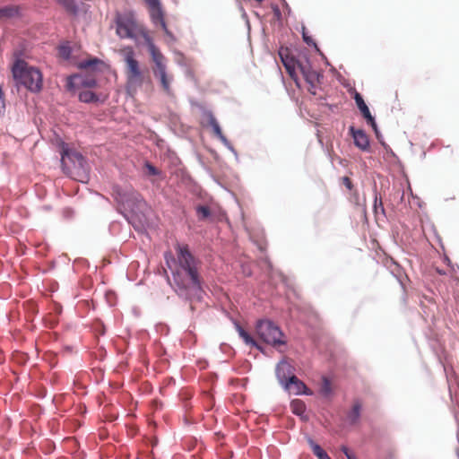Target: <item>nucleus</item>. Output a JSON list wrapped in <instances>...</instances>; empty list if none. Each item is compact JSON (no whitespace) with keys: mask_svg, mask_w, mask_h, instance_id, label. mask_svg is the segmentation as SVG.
Listing matches in <instances>:
<instances>
[{"mask_svg":"<svg viewBox=\"0 0 459 459\" xmlns=\"http://www.w3.org/2000/svg\"><path fill=\"white\" fill-rule=\"evenodd\" d=\"M176 252L178 267L173 274L175 283L180 290L187 291L186 295H197L202 290L201 261L194 256L187 245L178 244Z\"/></svg>","mask_w":459,"mask_h":459,"instance_id":"obj_1","label":"nucleus"},{"mask_svg":"<svg viewBox=\"0 0 459 459\" xmlns=\"http://www.w3.org/2000/svg\"><path fill=\"white\" fill-rule=\"evenodd\" d=\"M12 74L16 86H22L33 93H38L42 90L43 75L41 71L25 60H15L12 66Z\"/></svg>","mask_w":459,"mask_h":459,"instance_id":"obj_2","label":"nucleus"},{"mask_svg":"<svg viewBox=\"0 0 459 459\" xmlns=\"http://www.w3.org/2000/svg\"><path fill=\"white\" fill-rule=\"evenodd\" d=\"M61 163L64 172L71 178L86 183L89 180V166L83 156L67 146H63Z\"/></svg>","mask_w":459,"mask_h":459,"instance_id":"obj_3","label":"nucleus"},{"mask_svg":"<svg viewBox=\"0 0 459 459\" xmlns=\"http://www.w3.org/2000/svg\"><path fill=\"white\" fill-rule=\"evenodd\" d=\"M116 34L120 39L137 40L139 37L144 40L150 36L147 29L140 23L134 12L117 13L115 15Z\"/></svg>","mask_w":459,"mask_h":459,"instance_id":"obj_4","label":"nucleus"},{"mask_svg":"<svg viewBox=\"0 0 459 459\" xmlns=\"http://www.w3.org/2000/svg\"><path fill=\"white\" fill-rule=\"evenodd\" d=\"M126 64L125 74L126 79V91L134 96L143 86L144 82V72L141 69L138 60L132 47H126L121 49Z\"/></svg>","mask_w":459,"mask_h":459,"instance_id":"obj_5","label":"nucleus"},{"mask_svg":"<svg viewBox=\"0 0 459 459\" xmlns=\"http://www.w3.org/2000/svg\"><path fill=\"white\" fill-rule=\"evenodd\" d=\"M256 335L264 342L277 346L284 344L283 333L281 329L270 320H260L255 327Z\"/></svg>","mask_w":459,"mask_h":459,"instance_id":"obj_6","label":"nucleus"},{"mask_svg":"<svg viewBox=\"0 0 459 459\" xmlns=\"http://www.w3.org/2000/svg\"><path fill=\"white\" fill-rule=\"evenodd\" d=\"M298 69L306 82L308 84V91L311 94L316 95V89L320 85L323 75L314 70L307 60H305V63H299Z\"/></svg>","mask_w":459,"mask_h":459,"instance_id":"obj_7","label":"nucleus"},{"mask_svg":"<svg viewBox=\"0 0 459 459\" xmlns=\"http://www.w3.org/2000/svg\"><path fill=\"white\" fill-rule=\"evenodd\" d=\"M147 5L150 18L154 25H160L163 31L170 36L171 33L169 30L165 22V13L162 9L160 0H143Z\"/></svg>","mask_w":459,"mask_h":459,"instance_id":"obj_8","label":"nucleus"},{"mask_svg":"<svg viewBox=\"0 0 459 459\" xmlns=\"http://www.w3.org/2000/svg\"><path fill=\"white\" fill-rule=\"evenodd\" d=\"M280 56H281L282 64H283L287 73L289 74L290 78L295 82L296 85L298 87H299V78H298V74H297V70L299 71L298 64L305 63V61L296 60L294 57L289 56L288 55L284 56L282 51L280 52Z\"/></svg>","mask_w":459,"mask_h":459,"instance_id":"obj_9","label":"nucleus"},{"mask_svg":"<svg viewBox=\"0 0 459 459\" xmlns=\"http://www.w3.org/2000/svg\"><path fill=\"white\" fill-rule=\"evenodd\" d=\"M294 376V368L287 360H281L277 365L276 377L281 385H284L291 377Z\"/></svg>","mask_w":459,"mask_h":459,"instance_id":"obj_10","label":"nucleus"},{"mask_svg":"<svg viewBox=\"0 0 459 459\" xmlns=\"http://www.w3.org/2000/svg\"><path fill=\"white\" fill-rule=\"evenodd\" d=\"M68 85L70 87L93 88L97 85L95 78L91 75H74L69 78Z\"/></svg>","mask_w":459,"mask_h":459,"instance_id":"obj_11","label":"nucleus"},{"mask_svg":"<svg viewBox=\"0 0 459 459\" xmlns=\"http://www.w3.org/2000/svg\"><path fill=\"white\" fill-rule=\"evenodd\" d=\"M286 390L294 394H309L306 385L296 376L291 377L284 385Z\"/></svg>","mask_w":459,"mask_h":459,"instance_id":"obj_12","label":"nucleus"},{"mask_svg":"<svg viewBox=\"0 0 459 459\" xmlns=\"http://www.w3.org/2000/svg\"><path fill=\"white\" fill-rule=\"evenodd\" d=\"M350 130L354 139L355 145L363 151L367 150L369 147V141L365 132L360 129L355 130L353 127H351Z\"/></svg>","mask_w":459,"mask_h":459,"instance_id":"obj_13","label":"nucleus"},{"mask_svg":"<svg viewBox=\"0 0 459 459\" xmlns=\"http://www.w3.org/2000/svg\"><path fill=\"white\" fill-rule=\"evenodd\" d=\"M148 46L149 52L152 56V59L155 65L160 63H165V56L160 53L159 48L154 45L152 39L149 36L145 40Z\"/></svg>","mask_w":459,"mask_h":459,"instance_id":"obj_14","label":"nucleus"},{"mask_svg":"<svg viewBox=\"0 0 459 459\" xmlns=\"http://www.w3.org/2000/svg\"><path fill=\"white\" fill-rule=\"evenodd\" d=\"M148 46L149 52L152 56V59L155 65L160 63H165V56L160 53L159 48L154 45L152 39L149 36L145 40Z\"/></svg>","mask_w":459,"mask_h":459,"instance_id":"obj_15","label":"nucleus"},{"mask_svg":"<svg viewBox=\"0 0 459 459\" xmlns=\"http://www.w3.org/2000/svg\"><path fill=\"white\" fill-rule=\"evenodd\" d=\"M362 409V403L359 400H355L351 410L349 411L347 418L351 425H355L359 422L360 418V411Z\"/></svg>","mask_w":459,"mask_h":459,"instance_id":"obj_16","label":"nucleus"},{"mask_svg":"<svg viewBox=\"0 0 459 459\" xmlns=\"http://www.w3.org/2000/svg\"><path fill=\"white\" fill-rule=\"evenodd\" d=\"M20 15V8L16 5L0 7V20L10 19Z\"/></svg>","mask_w":459,"mask_h":459,"instance_id":"obj_17","label":"nucleus"},{"mask_svg":"<svg viewBox=\"0 0 459 459\" xmlns=\"http://www.w3.org/2000/svg\"><path fill=\"white\" fill-rule=\"evenodd\" d=\"M307 442L313 454L318 459H331L327 453L318 444L315 443L313 439L308 438Z\"/></svg>","mask_w":459,"mask_h":459,"instance_id":"obj_18","label":"nucleus"},{"mask_svg":"<svg viewBox=\"0 0 459 459\" xmlns=\"http://www.w3.org/2000/svg\"><path fill=\"white\" fill-rule=\"evenodd\" d=\"M290 409L294 414L301 416L306 411V405L303 401L295 399L290 403Z\"/></svg>","mask_w":459,"mask_h":459,"instance_id":"obj_19","label":"nucleus"},{"mask_svg":"<svg viewBox=\"0 0 459 459\" xmlns=\"http://www.w3.org/2000/svg\"><path fill=\"white\" fill-rule=\"evenodd\" d=\"M237 329H238L239 336L243 339V341L245 342L246 344L250 345V346L258 347L255 339L247 331H245L240 325H237Z\"/></svg>","mask_w":459,"mask_h":459,"instance_id":"obj_20","label":"nucleus"},{"mask_svg":"<svg viewBox=\"0 0 459 459\" xmlns=\"http://www.w3.org/2000/svg\"><path fill=\"white\" fill-rule=\"evenodd\" d=\"M79 100L82 102L89 103L98 100V97L90 90L82 91L79 93Z\"/></svg>","mask_w":459,"mask_h":459,"instance_id":"obj_21","label":"nucleus"},{"mask_svg":"<svg viewBox=\"0 0 459 459\" xmlns=\"http://www.w3.org/2000/svg\"><path fill=\"white\" fill-rule=\"evenodd\" d=\"M58 3L70 13H77V5L74 0H58Z\"/></svg>","mask_w":459,"mask_h":459,"instance_id":"obj_22","label":"nucleus"},{"mask_svg":"<svg viewBox=\"0 0 459 459\" xmlns=\"http://www.w3.org/2000/svg\"><path fill=\"white\" fill-rule=\"evenodd\" d=\"M160 78V84H161V87L163 89V91L168 93V94H170V82L172 80V77H169L168 75V74H165L163 75H160V76H158Z\"/></svg>","mask_w":459,"mask_h":459,"instance_id":"obj_23","label":"nucleus"},{"mask_svg":"<svg viewBox=\"0 0 459 459\" xmlns=\"http://www.w3.org/2000/svg\"><path fill=\"white\" fill-rule=\"evenodd\" d=\"M320 391H321V393L325 396H328L329 394H332V384H331V381L327 377H324L322 378V384H321Z\"/></svg>","mask_w":459,"mask_h":459,"instance_id":"obj_24","label":"nucleus"},{"mask_svg":"<svg viewBox=\"0 0 459 459\" xmlns=\"http://www.w3.org/2000/svg\"><path fill=\"white\" fill-rule=\"evenodd\" d=\"M354 100H355L357 107L359 109V111L361 112V114L369 110V108L366 105L362 96L359 93H358V92L355 93Z\"/></svg>","mask_w":459,"mask_h":459,"instance_id":"obj_25","label":"nucleus"},{"mask_svg":"<svg viewBox=\"0 0 459 459\" xmlns=\"http://www.w3.org/2000/svg\"><path fill=\"white\" fill-rule=\"evenodd\" d=\"M197 216L200 220H205L211 215V210L208 206L200 205L196 208Z\"/></svg>","mask_w":459,"mask_h":459,"instance_id":"obj_26","label":"nucleus"},{"mask_svg":"<svg viewBox=\"0 0 459 459\" xmlns=\"http://www.w3.org/2000/svg\"><path fill=\"white\" fill-rule=\"evenodd\" d=\"M101 62L98 58H92L86 61H83L80 64V67L83 69H94L95 66Z\"/></svg>","mask_w":459,"mask_h":459,"instance_id":"obj_27","label":"nucleus"},{"mask_svg":"<svg viewBox=\"0 0 459 459\" xmlns=\"http://www.w3.org/2000/svg\"><path fill=\"white\" fill-rule=\"evenodd\" d=\"M362 116L364 117V118L367 120L368 124H369L372 128L374 129L376 134H377V137L378 138V130H377V124L375 122V119L374 117H372L370 111H367L365 113L362 114Z\"/></svg>","mask_w":459,"mask_h":459,"instance_id":"obj_28","label":"nucleus"},{"mask_svg":"<svg viewBox=\"0 0 459 459\" xmlns=\"http://www.w3.org/2000/svg\"><path fill=\"white\" fill-rule=\"evenodd\" d=\"M153 74L155 76H160L167 74V66L165 63H160L155 65V68L153 69Z\"/></svg>","mask_w":459,"mask_h":459,"instance_id":"obj_29","label":"nucleus"},{"mask_svg":"<svg viewBox=\"0 0 459 459\" xmlns=\"http://www.w3.org/2000/svg\"><path fill=\"white\" fill-rule=\"evenodd\" d=\"M212 129H213V132L214 134L220 137L221 140H226L225 136L223 135L222 132H221V129L219 126V124L216 122L215 119H212Z\"/></svg>","mask_w":459,"mask_h":459,"instance_id":"obj_30","label":"nucleus"},{"mask_svg":"<svg viewBox=\"0 0 459 459\" xmlns=\"http://www.w3.org/2000/svg\"><path fill=\"white\" fill-rule=\"evenodd\" d=\"M374 212L376 214H378L379 212H381V213L385 212V209H384V205H383V203H382V199L381 198L377 199V196L375 198V203H374Z\"/></svg>","mask_w":459,"mask_h":459,"instance_id":"obj_31","label":"nucleus"},{"mask_svg":"<svg viewBox=\"0 0 459 459\" xmlns=\"http://www.w3.org/2000/svg\"><path fill=\"white\" fill-rule=\"evenodd\" d=\"M144 167L146 169L147 174L150 176H158L160 174V171L149 162H146Z\"/></svg>","mask_w":459,"mask_h":459,"instance_id":"obj_32","label":"nucleus"},{"mask_svg":"<svg viewBox=\"0 0 459 459\" xmlns=\"http://www.w3.org/2000/svg\"><path fill=\"white\" fill-rule=\"evenodd\" d=\"M302 37H303V40L309 46H316V43L314 42V40L312 39L311 37L307 36V34L306 33V29L305 27L302 28Z\"/></svg>","mask_w":459,"mask_h":459,"instance_id":"obj_33","label":"nucleus"},{"mask_svg":"<svg viewBox=\"0 0 459 459\" xmlns=\"http://www.w3.org/2000/svg\"><path fill=\"white\" fill-rule=\"evenodd\" d=\"M342 183L347 187L348 190H352L353 184L351 182V179L349 177H343L342 178Z\"/></svg>","mask_w":459,"mask_h":459,"instance_id":"obj_34","label":"nucleus"},{"mask_svg":"<svg viewBox=\"0 0 459 459\" xmlns=\"http://www.w3.org/2000/svg\"><path fill=\"white\" fill-rule=\"evenodd\" d=\"M59 53L65 58H68L70 56V49L68 47H61L59 49Z\"/></svg>","mask_w":459,"mask_h":459,"instance_id":"obj_35","label":"nucleus"},{"mask_svg":"<svg viewBox=\"0 0 459 459\" xmlns=\"http://www.w3.org/2000/svg\"><path fill=\"white\" fill-rule=\"evenodd\" d=\"M341 450H342V452H343V454L346 455L347 459L349 458V456H351V455H352V454H351V453H350L349 448H348L347 446H342L341 447Z\"/></svg>","mask_w":459,"mask_h":459,"instance_id":"obj_36","label":"nucleus"},{"mask_svg":"<svg viewBox=\"0 0 459 459\" xmlns=\"http://www.w3.org/2000/svg\"><path fill=\"white\" fill-rule=\"evenodd\" d=\"M3 98H4V91H3L2 85L0 84V100H3Z\"/></svg>","mask_w":459,"mask_h":459,"instance_id":"obj_37","label":"nucleus"},{"mask_svg":"<svg viewBox=\"0 0 459 459\" xmlns=\"http://www.w3.org/2000/svg\"><path fill=\"white\" fill-rule=\"evenodd\" d=\"M0 106H1V108H4V99H3V100H0Z\"/></svg>","mask_w":459,"mask_h":459,"instance_id":"obj_38","label":"nucleus"},{"mask_svg":"<svg viewBox=\"0 0 459 459\" xmlns=\"http://www.w3.org/2000/svg\"><path fill=\"white\" fill-rule=\"evenodd\" d=\"M348 459H357L353 455L351 456H349Z\"/></svg>","mask_w":459,"mask_h":459,"instance_id":"obj_39","label":"nucleus"}]
</instances>
